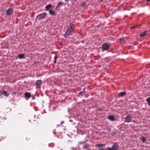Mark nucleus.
I'll use <instances>...</instances> for the list:
<instances>
[{
    "label": "nucleus",
    "instance_id": "nucleus-8",
    "mask_svg": "<svg viewBox=\"0 0 150 150\" xmlns=\"http://www.w3.org/2000/svg\"><path fill=\"white\" fill-rule=\"evenodd\" d=\"M25 96L26 98L29 99L31 96V93H30L25 92Z\"/></svg>",
    "mask_w": 150,
    "mask_h": 150
},
{
    "label": "nucleus",
    "instance_id": "nucleus-28",
    "mask_svg": "<svg viewBox=\"0 0 150 150\" xmlns=\"http://www.w3.org/2000/svg\"><path fill=\"white\" fill-rule=\"evenodd\" d=\"M146 1L148 2L150 1V0H146Z\"/></svg>",
    "mask_w": 150,
    "mask_h": 150
},
{
    "label": "nucleus",
    "instance_id": "nucleus-13",
    "mask_svg": "<svg viewBox=\"0 0 150 150\" xmlns=\"http://www.w3.org/2000/svg\"><path fill=\"white\" fill-rule=\"evenodd\" d=\"M64 4V3L61 2L60 1L59 2L58 4V5L57 6L56 8H58L59 6H63Z\"/></svg>",
    "mask_w": 150,
    "mask_h": 150
},
{
    "label": "nucleus",
    "instance_id": "nucleus-30",
    "mask_svg": "<svg viewBox=\"0 0 150 150\" xmlns=\"http://www.w3.org/2000/svg\"><path fill=\"white\" fill-rule=\"evenodd\" d=\"M85 89V88H83V91H84Z\"/></svg>",
    "mask_w": 150,
    "mask_h": 150
},
{
    "label": "nucleus",
    "instance_id": "nucleus-3",
    "mask_svg": "<svg viewBox=\"0 0 150 150\" xmlns=\"http://www.w3.org/2000/svg\"><path fill=\"white\" fill-rule=\"evenodd\" d=\"M110 47L108 43H104L102 46V48L103 50H108Z\"/></svg>",
    "mask_w": 150,
    "mask_h": 150
},
{
    "label": "nucleus",
    "instance_id": "nucleus-19",
    "mask_svg": "<svg viewBox=\"0 0 150 150\" xmlns=\"http://www.w3.org/2000/svg\"><path fill=\"white\" fill-rule=\"evenodd\" d=\"M105 144H96L95 146L96 147H101L102 146H105Z\"/></svg>",
    "mask_w": 150,
    "mask_h": 150
},
{
    "label": "nucleus",
    "instance_id": "nucleus-22",
    "mask_svg": "<svg viewBox=\"0 0 150 150\" xmlns=\"http://www.w3.org/2000/svg\"><path fill=\"white\" fill-rule=\"evenodd\" d=\"M86 4V3L85 2H83L81 4V5L82 6H84Z\"/></svg>",
    "mask_w": 150,
    "mask_h": 150
},
{
    "label": "nucleus",
    "instance_id": "nucleus-18",
    "mask_svg": "<svg viewBox=\"0 0 150 150\" xmlns=\"http://www.w3.org/2000/svg\"><path fill=\"white\" fill-rule=\"evenodd\" d=\"M84 93V92H82L81 91L80 92L78 95L77 96L78 97H80L81 96H83V93Z\"/></svg>",
    "mask_w": 150,
    "mask_h": 150
},
{
    "label": "nucleus",
    "instance_id": "nucleus-32",
    "mask_svg": "<svg viewBox=\"0 0 150 150\" xmlns=\"http://www.w3.org/2000/svg\"><path fill=\"white\" fill-rule=\"evenodd\" d=\"M75 1H76L77 0H74Z\"/></svg>",
    "mask_w": 150,
    "mask_h": 150
},
{
    "label": "nucleus",
    "instance_id": "nucleus-29",
    "mask_svg": "<svg viewBox=\"0 0 150 150\" xmlns=\"http://www.w3.org/2000/svg\"><path fill=\"white\" fill-rule=\"evenodd\" d=\"M99 150H104L103 149H100Z\"/></svg>",
    "mask_w": 150,
    "mask_h": 150
},
{
    "label": "nucleus",
    "instance_id": "nucleus-2",
    "mask_svg": "<svg viewBox=\"0 0 150 150\" xmlns=\"http://www.w3.org/2000/svg\"><path fill=\"white\" fill-rule=\"evenodd\" d=\"M46 13H43L42 14L38 15L36 17V19H44L45 18L46 15Z\"/></svg>",
    "mask_w": 150,
    "mask_h": 150
},
{
    "label": "nucleus",
    "instance_id": "nucleus-24",
    "mask_svg": "<svg viewBox=\"0 0 150 150\" xmlns=\"http://www.w3.org/2000/svg\"><path fill=\"white\" fill-rule=\"evenodd\" d=\"M137 26H133L131 27L130 28L131 29H135Z\"/></svg>",
    "mask_w": 150,
    "mask_h": 150
},
{
    "label": "nucleus",
    "instance_id": "nucleus-21",
    "mask_svg": "<svg viewBox=\"0 0 150 150\" xmlns=\"http://www.w3.org/2000/svg\"><path fill=\"white\" fill-rule=\"evenodd\" d=\"M88 148V145L87 144H85L83 146V148L86 149H87Z\"/></svg>",
    "mask_w": 150,
    "mask_h": 150
},
{
    "label": "nucleus",
    "instance_id": "nucleus-23",
    "mask_svg": "<svg viewBox=\"0 0 150 150\" xmlns=\"http://www.w3.org/2000/svg\"><path fill=\"white\" fill-rule=\"evenodd\" d=\"M146 101L147 103H150V97H149L146 99Z\"/></svg>",
    "mask_w": 150,
    "mask_h": 150
},
{
    "label": "nucleus",
    "instance_id": "nucleus-10",
    "mask_svg": "<svg viewBox=\"0 0 150 150\" xmlns=\"http://www.w3.org/2000/svg\"><path fill=\"white\" fill-rule=\"evenodd\" d=\"M108 118L110 120L113 121L115 120V117L114 116L112 115H111L110 116H109L108 117Z\"/></svg>",
    "mask_w": 150,
    "mask_h": 150
},
{
    "label": "nucleus",
    "instance_id": "nucleus-1",
    "mask_svg": "<svg viewBox=\"0 0 150 150\" xmlns=\"http://www.w3.org/2000/svg\"><path fill=\"white\" fill-rule=\"evenodd\" d=\"M74 32V28L73 24L70 23L68 26L67 29L64 34V37L67 38L69 35H71Z\"/></svg>",
    "mask_w": 150,
    "mask_h": 150
},
{
    "label": "nucleus",
    "instance_id": "nucleus-20",
    "mask_svg": "<svg viewBox=\"0 0 150 150\" xmlns=\"http://www.w3.org/2000/svg\"><path fill=\"white\" fill-rule=\"evenodd\" d=\"M140 139L142 140V142H144L146 140V138L144 137H141L140 138Z\"/></svg>",
    "mask_w": 150,
    "mask_h": 150
},
{
    "label": "nucleus",
    "instance_id": "nucleus-7",
    "mask_svg": "<svg viewBox=\"0 0 150 150\" xmlns=\"http://www.w3.org/2000/svg\"><path fill=\"white\" fill-rule=\"evenodd\" d=\"M0 93L6 97L8 96L9 95V94L7 93V92L5 91H0Z\"/></svg>",
    "mask_w": 150,
    "mask_h": 150
},
{
    "label": "nucleus",
    "instance_id": "nucleus-25",
    "mask_svg": "<svg viewBox=\"0 0 150 150\" xmlns=\"http://www.w3.org/2000/svg\"><path fill=\"white\" fill-rule=\"evenodd\" d=\"M57 58V56H56V55L54 57V60H56Z\"/></svg>",
    "mask_w": 150,
    "mask_h": 150
},
{
    "label": "nucleus",
    "instance_id": "nucleus-14",
    "mask_svg": "<svg viewBox=\"0 0 150 150\" xmlns=\"http://www.w3.org/2000/svg\"><path fill=\"white\" fill-rule=\"evenodd\" d=\"M125 38H121L120 39V41L122 43H125Z\"/></svg>",
    "mask_w": 150,
    "mask_h": 150
},
{
    "label": "nucleus",
    "instance_id": "nucleus-6",
    "mask_svg": "<svg viewBox=\"0 0 150 150\" xmlns=\"http://www.w3.org/2000/svg\"><path fill=\"white\" fill-rule=\"evenodd\" d=\"M132 118V117L131 115H127L126 117L125 121L124 122H129L131 121V119Z\"/></svg>",
    "mask_w": 150,
    "mask_h": 150
},
{
    "label": "nucleus",
    "instance_id": "nucleus-15",
    "mask_svg": "<svg viewBox=\"0 0 150 150\" xmlns=\"http://www.w3.org/2000/svg\"><path fill=\"white\" fill-rule=\"evenodd\" d=\"M18 57L20 59H22L25 58L24 55L23 54H20L18 55Z\"/></svg>",
    "mask_w": 150,
    "mask_h": 150
},
{
    "label": "nucleus",
    "instance_id": "nucleus-26",
    "mask_svg": "<svg viewBox=\"0 0 150 150\" xmlns=\"http://www.w3.org/2000/svg\"><path fill=\"white\" fill-rule=\"evenodd\" d=\"M54 63H55L56 62V60H54Z\"/></svg>",
    "mask_w": 150,
    "mask_h": 150
},
{
    "label": "nucleus",
    "instance_id": "nucleus-17",
    "mask_svg": "<svg viewBox=\"0 0 150 150\" xmlns=\"http://www.w3.org/2000/svg\"><path fill=\"white\" fill-rule=\"evenodd\" d=\"M126 94V92H121L118 95L120 96H125Z\"/></svg>",
    "mask_w": 150,
    "mask_h": 150
},
{
    "label": "nucleus",
    "instance_id": "nucleus-16",
    "mask_svg": "<svg viewBox=\"0 0 150 150\" xmlns=\"http://www.w3.org/2000/svg\"><path fill=\"white\" fill-rule=\"evenodd\" d=\"M49 13L50 15L52 16H54L55 15V13L54 12L52 11V10H50L49 11Z\"/></svg>",
    "mask_w": 150,
    "mask_h": 150
},
{
    "label": "nucleus",
    "instance_id": "nucleus-9",
    "mask_svg": "<svg viewBox=\"0 0 150 150\" xmlns=\"http://www.w3.org/2000/svg\"><path fill=\"white\" fill-rule=\"evenodd\" d=\"M52 7V5L51 4H48L45 6V9L46 11H49Z\"/></svg>",
    "mask_w": 150,
    "mask_h": 150
},
{
    "label": "nucleus",
    "instance_id": "nucleus-27",
    "mask_svg": "<svg viewBox=\"0 0 150 150\" xmlns=\"http://www.w3.org/2000/svg\"><path fill=\"white\" fill-rule=\"evenodd\" d=\"M148 105H150V103H148Z\"/></svg>",
    "mask_w": 150,
    "mask_h": 150
},
{
    "label": "nucleus",
    "instance_id": "nucleus-12",
    "mask_svg": "<svg viewBox=\"0 0 150 150\" xmlns=\"http://www.w3.org/2000/svg\"><path fill=\"white\" fill-rule=\"evenodd\" d=\"M42 83V81L41 80H37L35 83V84L37 86H40Z\"/></svg>",
    "mask_w": 150,
    "mask_h": 150
},
{
    "label": "nucleus",
    "instance_id": "nucleus-11",
    "mask_svg": "<svg viewBox=\"0 0 150 150\" xmlns=\"http://www.w3.org/2000/svg\"><path fill=\"white\" fill-rule=\"evenodd\" d=\"M147 32V31H145L142 33H141L140 35V36L142 38L143 37L146 35Z\"/></svg>",
    "mask_w": 150,
    "mask_h": 150
},
{
    "label": "nucleus",
    "instance_id": "nucleus-31",
    "mask_svg": "<svg viewBox=\"0 0 150 150\" xmlns=\"http://www.w3.org/2000/svg\"><path fill=\"white\" fill-rule=\"evenodd\" d=\"M80 144H82V142H81L80 143Z\"/></svg>",
    "mask_w": 150,
    "mask_h": 150
},
{
    "label": "nucleus",
    "instance_id": "nucleus-4",
    "mask_svg": "<svg viewBox=\"0 0 150 150\" xmlns=\"http://www.w3.org/2000/svg\"><path fill=\"white\" fill-rule=\"evenodd\" d=\"M118 145L116 143H115L112 145V147L108 148L107 149L108 150H117L118 148Z\"/></svg>",
    "mask_w": 150,
    "mask_h": 150
},
{
    "label": "nucleus",
    "instance_id": "nucleus-5",
    "mask_svg": "<svg viewBox=\"0 0 150 150\" xmlns=\"http://www.w3.org/2000/svg\"><path fill=\"white\" fill-rule=\"evenodd\" d=\"M13 12V9L11 8H9L6 11V13L7 15L9 16L12 15Z\"/></svg>",
    "mask_w": 150,
    "mask_h": 150
}]
</instances>
